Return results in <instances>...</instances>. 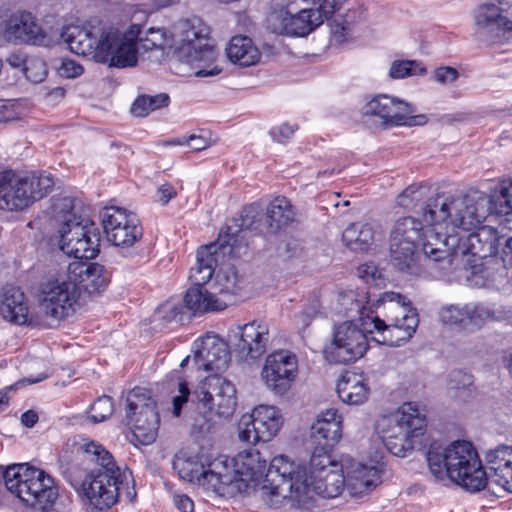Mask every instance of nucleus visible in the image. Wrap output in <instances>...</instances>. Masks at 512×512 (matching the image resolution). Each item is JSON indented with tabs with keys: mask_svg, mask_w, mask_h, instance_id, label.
I'll return each instance as SVG.
<instances>
[{
	"mask_svg": "<svg viewBox=\"0 0 512 512\" xmlns=\"http://www.w3.org/2000/svg\"><path fill=\"white\" fill-rule=\"evenodd\" d=\"M83 461L94 464L82 480L64 475L91 512H107L124 497L133 502L137 496L132 472L121 469L112 454L95 441H85L78 450Z\"/></svg>",
	"mask_w": 512,
	"mask_h": 512,
	"instance_id": "1",
	"label": "nucleus"
},
{
	"mask_svg": "<svg viewBox=\"0 0 512 512\" xmlns=\"http://www.w3.org/2000/svg\"><path fill=\"white\" fill-rule=\"evenodd\" d=\"M262 499L271 508L281 507L285 500L292 499L299 504L312 501L316 495L334 498L346 488L342 459L320 477L308 481L306 467L290 461L286 456L274 457L264 480Z\"/></svg>",
	"mask_w": 512,
	"mask_h": 512,
	"instance_id": "2",
	"label": "nucleus"
},
{
	"mask_svg": "<svg viewBox=\"0 0 512 512\" xmlns=\"http://www.w3.org/2000/svg\"><path fill=\"white\" fill-rule=\"evenodd\" d=\"M432 207L438 219H452L464 227L482 224L490 214L512 213V180L501 182L489 195L478 190L465 195L437 194Z\"/></svg>",
	"mask_w": 512,
	"mask_h": 512,
	"instance_id": "3",
	"label": "nucleus"
},
{
	"mask_svg": "<svg viewBox=\"0 0 512 512\" xmlns=\"http://www.w3.org/2000/svg\"><path fill=\"white\" fill-rule=\"evenodd\" d=\"M427 462L436 480L448 478L469 491H480L488 483L478 453L468 441L458 440L447 447L432 444Z\"/></svg>",
	"mask_w": 512,
	"mask_h": 512,
	"instance_id": "4",
	"label": "nucleus"
},
{
	"mask_svg": "<svg viewBox=\"0 0 512 512\" xmlns=\"http://www.w3.org/2000/svg\"><path fill=\"white\" fill-rule=\"evenodd\" d=\"M61 40L71 52L92 56L97 62L108 63L111 67H132L136 65V50L133 39L122 35L116 28L105 29L96 40L91 31L78 26L65 27Z\"/></svg>",
	"mask_w": 512,
	"mask_h": 512,
	"instance_id": "5",
	"label": "nucleus"
},
{
	"mask_svg": "<svg viewBox=\"0 0 512 512\" xmlns=\"http://www.w3.org/2000/svg\"><path fill=\"white\" fill-rule=\"evenodd\" d=\"M77 200L71 197L54 199L52 211L58 223L59 247L75 259L90 260L100 251V235L94 223L76 212Z\"/></svg>",
	"mask_w": 512,
	"mask_h": 512,
	"instance_id": "6",
	"label": "nucleus"
},
{
	"mask_svg": "<svg viewBox=\"0 0 512 512\" xmlns=\"http://www.w3.org/2000/svg\"><path fill=\"white\" fill-rule=\"evenodd\" d=\"M197 409L202 420L197 419L195 426L201 432H209L215 425L228 420L234 413L237 398L235 386L219 375H210L194 392Z\"/></svg>",
	"mask_w": 512,
	"mask_h": 512,
	"instance_id": "7",
	"label": "nucleus"
},
{
	"mask_svg": "<svg viewBox=\"0 0 512 512\" xmlns=\"http://www.w3.org/2000/svg\"><path fill=\"white\" fill-rule=\"evenodd\" d=\"M0 473L6 488L28 506L44 510L58 495L53 478L26 463L10 465L4 471L0 467Z\"/></svg>",
	"mask_w": 512,
	"mask_h": 512,
	"instance_id": "8",
	"label": "nucleus"
},
{
	"mask_svg": "<svg viewBox=\"0 0 512 512\" xmlns=\"http://www.w3.org/2000/svg\"><path fill=\"white\" fill-rule=\"evenodd\" d=\"M53 186L54 180L50 174L22 176L13 171L0 172V209L22 211L50 193Z\"/></svg>",
	"mask_w": 512,
	"mask_h": 512,
	"instance_id": "9",
	"label": "nucleus"
},
{
	"mask_svg": "<svg viewBox=\"0 0 512 512\" xmlns=\"http://www.w3.org/2000/svg\"><path fill=\"white\" fill-rule=\"evenodd\" d=\"M435 204V199L429 205L427 211V219L432 222H448L451 230L457 232L461 236V240L457 245V257L471 255L484 259L497 255L501 250L505 256L511 255L512 251L507 246V240L511 237L500 235L498 230L491 226L473 225L472 227H464L463 225L454 224L452 219H438L432 214V205Z\"/></svg>",
	"mask_w": 512,
	"mask_h": 512,
	"instance_id": "10",
	"label": "nucleus"
},
{
	"mask_svg": "<svg viewBox=\"0 0 512 512\" xmlns=\"http://www.w3.org/2000/svg\"><path fill=\"white\" fill-rule=\"evenodd\" d=\"M367 307H361L360 319L363 328L352 321H345L334 326L332 341L324 349L325 359L332 364H348L361 358L368 349L367 333L373 330L366 320Z\"/></svg>",
	"mask_w": 512,
	"mask_h": 512,
	"instance_id": "11",
	"label": "nucleus"
},
{
	"mask_svg": "<svg viewBox=\"0 0 512 512\" xmlns=\"http://www.w3.org/2000/svg\"><path fill=\"white\" fill-rule=\"evenodd\" d=\"M222 463L225 465L226 473L231 476V481L225 485V496L232 495L236 491L240 493L248 492L250 488H254L260 499L265 503L261 491L270 466L264 473L267 460L262 457L260 451L256 449L245 450L232 459L222 458Z\"/></svg>",
	"mask_w": 512,
	"mask_h": 512,
	"instance_id": "12",
	"label": "nucleus"
},
{
	"mask_svg": "<svg viewBox=\"0 0 512 512\" xmlns=\"http://www.w3.org/2000/svg\"><path fill=\"white\" fill-rule=\"evenodd\" d=\"M426 427V419L416 403H404L397 411L381 416L375 429L381 438H411L421 436Z\"/></svg>",
	"mask_w": 512,
	"mask_h": 512,
	"instance_id": "13",
	"label": "nucleus"
},
{
	"mask_svg": "<svg viewBox=\"0 0 512 512\" xmlns=\"http://www.w3.org/2000/svg\"><path fill=\"white\" fill-rule=\"evenodd\" d=\"M415 111L411 104L388 95H378L362 108L363 115L379 118L384 127L425 124V115H415Z\"/></svg>",
	"mask_w": 512,
	"mask_h": 512,
	"instance_id": "14",
	"label": "nucleus"
},
{
	"mask_svg": "<svg viewBox=\"0 0 512 512\" xmlns=\"http://www.w3.org/2000/svg\"><path fill=\"white\" fill-rule=\"evenodd\" d=\"M283 420L279 410L274 406L260 405L251 414H245L238 423V435L242 442L257 444L273 439Z\"/></svg>",
	"mask_w": 512,
	"mask_h": 512,
	"instance_id": "15",
	"label": "nucleus"
},
{
	"mask_svg": "<svg viewBox=\"0 0 512 512\" xmlns=\"http://www.w3.org/2000/svg\"><path fill=\"white\" fill-rule=\"evenodd\" d=\"M174 468L178 470L183 480L196 483L218 496H225V485L231 481L222 458H217L208 465L191 459H179L174 463Z\"/></svg>",
	"mask_w": 512,
	"mask_h": 512,
	"instance_id": "16",
	"label": "nucleus"
},
{
	"mask_svg": "<svg viewBox=\"0 0 512 512\" xmlns=\"http://www.w3.org/2000/svg\"><path fill=\"white\" fill-rule=\"evenodd\" d=\"M434 199L435 197L428 200L422 212L423 221L427 225L423 229L422 251L426 257L439 262L457 257V245L461 236L451 230L448 222H432L427 219L429 205Z\"/></svg>",
	"mask_w": 512,
	"mask_h": 512,
	"instance_id": "17",
	"label": "nucleus"
},
{
	"mask_svg": "<svg viewBox=\"0 0 512 512\" xmlns=\"http://www.w3.org/2000/svg\"><path fill=\"white\" fill-rule=\"evenodd\" d=\"M257 207L249 205L242 211L239 220H233V224L227 225L219 233L217 242L218 257L226 255L232 258H239L246 254L248 242V231H262L260 224L256 222Z\"/></svg>",
	"mask_w": 512,
	"mask_h": 512,
	"instance_id": "18",
	"label": "nucleus"
},
{
	"mask_svg": "<svg viewBox=\"0 0 512 512\" xmlns=\"http://www.w3.org/2000/svg\"><path fill=\"white\" fill-rule=\"evenodd\" d=\"M297 372V357L287 350H279L266 357L261 378L269 391L283 395L290 390Z\"/></svg>",
	"mask_w": 512,
	"mask_h": 512,
	"instance_id": "19",
	"label": "nucleus"
},
{
	"mask_svg": "<svg viewBox=\"0 0 512 512\" xmlns=\"http://www.w3.org/2000/svg\"><path fill=\"white\" fill-rule=\"evenodd\" d=\"M102 226L108 241L119 247H130L142 237L139 219L119 207H105L101 211Z\"/></svg>",
	"mask_w": 512,
	"mask_h": 512,
	"instance_id": "20",
	"label": "nucleus"
},
{
	"mask_svg": "<svg viewBox=\"0 0 512 512\" xmlns=\"http://www.w3.org/2000/svg\"><path fill=\"white\" fill-rule=\"evenodd\" d=\"M4 38L14 44L46 46L49 38L34 14L18 10L6 15L1 22Z\"/></svg>",
	"mask_w": 512,
	"mask_h": 512,
	"instance_id": "21",
	"label": "nucleus"
},
{
	"mask_svg": "<svg viewBox=\"0 0 512 512\" xmlns=\"http://www.w3.org/2000/svg\"><path fill=\"white\" fill-rule=\"evenodd\" d=\"M227 341L241 359H258L266 352L268 325L257 321L236 325L229 329Z\"/></svg>",
	"mask_w": 512,
	"mask_h": 512,
	"instance_id": "22",
	"label": "nucleus"
},
{
	"mask_svg": "<svg viewBox=\"0 0 512 512\" xmlns=\"http://www.w3.org/2000/svg\"><path fill=\"white\" fill-rule=\"evenodd\" d=\"M78 298L76 284L71 279L55 280L44 287L40 308L47 317L59 321L74 312Z\"/></svg>",
	"mask_w": 512,
	"mask_h": 512,
	"instance_id": "23",
	"label": "nucleus"
},
{
	"mask_svg": "<svg viewBox=\"0 0 512 512\" xmlns=\"http://www.w3.org/2000/svg\"><path fill=\"white\" fill-rule=\"evenodd\" d=\"M476 34L481 41L496 43L503 38H512V20L493 3L481 4L474 14Z\"/></svg>",
	"mask_w": 512,
	"mask_h": 512,
	"instance_id": "24",
	"label": "nucleus"
},
{
	"mask_svg": "<svg viewBox=\"0 0 512 512\" xmlns=\"http://www.w3.org/2000/svg\"><path fill=\"white\" fill-rule=\"evenodd\" d=\"M228 341L207 334L194 344L193 362L199 370L215 373L224 371L230 361Z\"/></svg>",
	"mask_w": 512,
	"mask_h": 512,
	"instance_id": "25",
	"label": "nucleus"
},
{
	"mask_svg": "<svg viewBox=\"0 0 512 512\" xmlns=\"http://www.w3.org/2000/svg\"><path fill=\"white\" fill-rule=\"evenodd\" d=\"M67 270L68 278L76 284L79 295L81 291L98 295L105 290L110 280L108 271L99 263L73 261Z\"/></svg>",
	"mask_w": 512,
	"mask_h": 512,
	"instance_id": "26",
	"label": "nucleus"
},
{
	"mask_svg": "<svg viewBox=\"0 0 512 512\" xmlns=\"http://www.w3.org/2000/svg\"><path fill=\"white\" fill-rule=\"evenodd\" d=\"M373 312L368 308L366 311V320H368V327L377 333L374 340L382 345L387 346H400L402 343L408 341L416 331L419 323L418 318H408L407 324L387 322L379 318L378 315H370Z\"/></svg>",
	"mask_w": 512,
	"mask_h": 512,
	"instance_id": "27",
	"label": "nucleus"
},
{
	"mask_svg": "<svg viewBox=\"0 0 512 512\" xmlns=\"http://www.w3.org/2000/svg\"><path fill=\"white\" fill-rule=\"evenodd\" d=\"M346 489L351 496L361 497L380 481L381 470L377 466H367L351 457H342Z\"/></svg>",
	"mask_w": 512,
	"mask_h": 512,
	"instance_id": "28",
	"label": "nucleus"
},
{
	"mask_svg": "<svg viewBox=\"0 0 512 512\" xmlns=\"http://www.w3.org/2000/svg\"><path fill=\"white\" fill-rule=\"evenodd\" d=\"M296 212L290 201L283 196H278L269 202L265 220L257 211L256 222L263 229L260 233L278 234L295 221Z\"/></svg>",
	"mask_w": 512,
	"mask_h": 512,
	"instance_id": "29",
	"label": "nucleus"
},
{
	"mask_svg": "<svg viewBox=\"0 0 512 512\" xmlns=\"http://www.w3.org/2000/svg\"><path fill=\"white\" fill-rule=\"evenodd\" d=\"M209 34L210 28L200 18L195 17L179 21L174 25L171 36L173 43L178 45L179 53L182 56L210 41Z\"/></svg>",
	"mask_w": 512,
	"mask_h": 512,
	"instance_id": "30",
	"label": "nucleus"
},
{
	"mask_svg": "<svg viewBox=\"0 0 512 512\" xmlns=\"http://www.w3.org/2000/svg\"><path fill=\"white\" fill-rule=\"evenodd\" d=\"M342 437V416L334 408L322 411L311 427V444L333 448Z\"/></svg>",
	"mask_w": 512,
	"mask_h": 512,
	"instance_id": "31",
	"label": "nucleus"
},
{
	"mask_svg": "<svg viewBox=\"0 0 512 512\" xmlns=\"http://www.w3.org/2000/svg\"><path fill=\"white\" fill-rule=\"evenodd\" d=\"M485 458L490 470L488 481L512 493V447L498 446L487 451Z\"/></svg>",
	"mask_w": 512,
	"mask_h": 512,
	"instance_id": "32",
	"label": "nucleus"
},
{
	"mask_svg": "<svg viewBox=\"0 0 512 512\" xmlns=\"http://www.w3.org/2000/svg\"><path fill=\"white\" fill-rule=\"evenodd\" d=\"M0 315L3 319L13 324H32V318H29L27 299L24 293L15 286L3 288L0 301Z\"/></svg>",
	"mask_w": 512,
	"mask_h": 512,
	"instance_id": "33",
	"label": "nucleus"
},
{
	"mask_svg": "<svg viewBox=\"0 0 512 512\" xmlns=\"http://www.w3.org/2000/svg\"><path fill=\"white\" fill-rule=\"evenodd\" d=\"M184 303L194 314L221 311L227 307V299L220 298L214 290L192 285L184 296Z\"/></svg>",
	"mask_w": 512,
	"mask_h": 512,
	"instance_id": "34",
	"label": "nucleus"
},
{
	"mask_svg": "<svg viewBox=\"0 0 512 512\" xmlns=\"http://www.w3.org/2000/svg\"><path fill=\"white\" fill-rule=\"evenodd\" d=\"M377 307H382L387 322L407 324L408 318H418L416 309L411 307V302L398 292H384L376 301Z\"/></svg>",
	"mask_w": 512,
	"mask_h": 512,
	"instance_id": "35",
	"label": "nucleus"
},
{
	"mask_svg": "<svg viewBox=\"0 0 512 512\" xmlns=\"http://www.w3.org/2000/svg\"><path fill=\"white\" fill-rule=\"evenodd\" d=\"M439 316L441 322L445 325L470 331L478 329L476 303L444 306L440 310Z\"/></svg>",
	"mask_w": 512,
	"mask_h": 512,
	"instance_id": "36",
	"label": "nucleus"
},
{
	"mask_svg": "<svg viewBox=\"0 0 512 512\" xmlns=\"http://www.w3.org/2000/svg\"><path fill=\"white\" fill-rule=\"evenodd\" d=\"M182 57H185L187 62L196 69L195 76L197 77L215 76L222 70L214 64L217 59V52L211 44V40L197 46Z\"/></svg>",
	"mask_w": 512,
	"mask_h": 512,
	"instance_id": "37",
	"label": "nucleus"
},
{
	"mask_svg": "<svg viewBox=\"0 0 512 512\" xmlns=\"http://www.w3.org/2000/svg\"><path fill=\"white\" fill-rule=\"evenodd\" d=\"M218 262L217 245L209 244L200 247L197 251L196 264L190 269L189 280L191 284L195 286H205L212 278Z\"/></svg>",
	"mask_w": 512,
	"mask_h": 512,
	"instance_id": "38",
	"label": "nucleus"
},
{
	"mask_svg": "<svg viewBox=\"0 0 512 512\" xmlns=\"http://www.w3.org/2000/svg\"><path fill=\"white\" fill-rule=\"evenodd\" d=\"M339 398L349 405L365 403L370 394V388L363 375L348 372L344 374L337 384Z\"/></svg>",
	"mask_w": 512,
	"mask_h": 512,
	"instance_id": "39",
	"label": "nucleus"
},
{
	"mask_svg": "<svg viewBox=\"0 0 512 512\" xmlns=\"http://www.w3.org/2000/svg\"><path fill=\"white\" fill-rule=\"evenodd\" d=\"M132 425L133 437L141 444L148 445L155 441L160 424L159 413L156 408L140 410L131 418H126Z\"/></svg>",
	"mask_w": 512,
	"mask_h": 512,
	"instance_id": "40",
	"label": "nucleus"
},
{
	"mask_svg": "<svg viewBox=\"0 0 512 512\" xmlns=\"http://www.w3.org/2000/svg\"><path fill=\"white\" fill-rule=\"evenodd\" d=\"M141 33V26L138 24H132L127 33H122L127 37H131L133 40V45L136 50V56L140 49L144 51H149L152 49H163L165 46H172L173 38L167 34V32L162 28H148L145 37L138 38ZM138 58L136 57V60Z\"/></svg>",
	"mask_w": 512,
	"mask_h": 512,
	"instance_id": "41",
	"label": "nucleus"
},
{
	"mask_svg": "<svg viewBox=\"0 0 512 512\" xmlns=\"http://www.w3.org/2000/svg\"><path fill=\"white\" fill-rule=\"evenodd\" d=\"M227 57L229 60L240 66H251L258 63L260 52L247 36H234L227 48Z\"/></svg>",
	"mask_w": 512,
	"mask_h": 512,
	"instance_id": "42",
	"label": "nucleus"
},
{
	"mask_svg": "<svg viewBox=\"0 0 512 512\" xmlns=\"http://www.w3.org/2000/svg\"><path fill=\"white\" fill-rule=\"evenodd\" d=\"M364 18L365 9L362 6L349 8L344 14L336 16L331 27V40L336 44L345 43L352 36L354 25Z\"/></svg>",
	"mask_w": 512,
	"mask_h": 512,
	"instance_id": "43",
	"label": "nucleus"
},
{
	"mask_svg": "<svg viewBox=\"0 0 512 512\" xmlns=\"http://www.w3.org/2000/svg\"><path fill=\"white\" fill-rule=\"evenodd\" d=\"M296 12L297 5L293 0H272L267 17L269 29L276 34L288 35L290 17Z\"/></svg>",
	"mask_w": 512,
	"mask_h": 512,
	"instance_id": "44",
	"label": "nucleus"
},
{
	"mask_svg": "<svg viewBox=\"0 0 512 512\" xmlns=\"http://www.w3.org/2000/svg\"><path fill=\"white\" fill-rule=\"evenodd\" d=\"M243 279L235 267L229 266L216 274L212 289L220 298L227 299L229 305L233 296L237 295L243 287Z\"/></svg>",
	"mask_w": 512,
	"mask_h": 512,
	"instance_id": "45",
	"label": "nucleus"
},
{
	"mask_svg": "<svg viewBox=\"0 0 512 512\" xmlns=\"http://www.w3.org/2000/svg\"><path fill=\"white\" fill-rule=\"evenodd\" d=\"M323 22L321 16L313 8L299 9L290 17L288 35L303 37L312 32Z\"/></svg>",
	"mask_w": 512,
	"mask_h": 512,
	"instance_id": "46",
	"label": "nucleus"
},
{
	"mask_svg": "<svg viewBox=\"0 0 512 512\" xmlns=\"http://www.w3.org/2000/svg\"><path fill=\"white\" fill-rule=\"evenodd\" d=\"M342 240L352 250H364L374 240L371 225L352 223L342 233Z\"/></svg>",
	"mask_w": 512,
	"mask_h": 512,
	"instance_id": "47",
	"label": "nucleus"
},
{
	"mask_svg": "<svg viewBox=\"0 0 512 512\" xmlns=\"http://www.w3.org/2000/svg\"><path fill=\"white\" fill-rule=\"evenodd\" d=\"M423 229L422 223L414 217L399 218L391 230L390 240L417 244Z\"/></svg>",
	"mask_w": 512,
	"mask_h": 512,
	"instance_id": "48",
	"label": "nucleus"
},
{
	"mask_svg": "<svg viewBox=\"0 0 512 512\" xmlns=\"http://www.w3.org/2000/svg\"><path fill=\"white\" fill-rule=\"evenodd\" d=\"M417 244L390 240V259L400 271L411 270L416 264Z\"/></svg>",
	"mask_w": 512,
	"mask_h": 512,
	"instance_id": "49",
	"label": "nucleus"
},
{
	"mask_svg": "<svg viewBox=\"0 0 512 512\" xmlns=\"http://www.w3.org/2000/svg\"><path fill=\"white\" fill-rule=\"evenodd\" d=\"M312 446L313 450L309 462V467L308 470L306 469L308 481L315 477H320L329 471V469L334 468V465H340V461L335 462L331 459L330 451L332 448L319 445Z\"/></svg>",
	"mask_w": 512,
	"mask_h": 512,
	"instance_id": "50",
	"label": "nucleus"
},
{
	"mask_svg": "<svg viewBox=\"0 0 512 512\" xmlns=\"http://www.w3.org/2000/svg\"><path fill=\"white\" fill-rule=\"evenodd\" d=\"M478 329L483 327L486 322H504L512 325V307L504 305H485L476 303Z\"/></svg>",
	"mask_w": 512,
	"mask_h": 512,
	"instance_id": "51",
	"label": "nucleus"
},
{
	"mask_svg": "<svg viewBox=\"0 0 512 512\" xmlns=\"http://www.w3.org/2000/svg\"><path fill=\"white\" fill-rule=\"evenodd\" d=\"M156 408V401L152 398L151 392L142 387H135L126 397V418L135 416L140 410Z\"/></svg>",
	"mask_w": 512,
	"mask_h": 512,
	"instance_id": "52",
	"label": "nucleus"
},
{
	"mask_svg": "<svg viewBox=\"0 0 512 512\" xmlns=\"http://www.w3.org/2000/svg\"><path fill=\"white\" fill-rule=\"evenodd\" d=\"M169 101V95L166 93L140 95L133 102L130 111L134 116L145 117L152 111L168 106Z\"/></svg>",
	"mask_w": 512,
	"mask_h": 512,
	"instance_id": "53",
	"label": "nucleus"
},
{
	"mask_svg": "<svg viewBox=\"0 0 512 512\" xmlns=\"http://www.w3.org/2000/svg\"><path fill=\"white\" fill-rule=\"evenodd\" d=\"M426 68L421 62L415 60H396L393 61L389 70V75L393 79H402L412 75H423Z\"/></svg>",
	"mask_w": 512,
	"mask_h": 512,
	"instance_id": "54",
	"label": "nucleus"
},
{
	"mask_svg": "<svg viewBox=\"0 0 512 512\" xmlns=\"http://www.w3.org/2000/svg\"><path fill=\"white\" fill-rule=\"evenodd\" d=\"M428 190L426 185L412 184L398 195L397 204L404 208H414L427 197Z\"/></svg>",
	"mask_w": 512,
	"mask_h": 512,
	"instance_id": "55",
	"label": "nucleus"
},
{
	"mask_svg": "<svg viewBox=\"0 0 512 512\" xmlns=\"http://www.w3.org/2000/svg\"><path fill=\"white\" fill-rule=\"evenodd\" d=\"M114 411L113 400L109 396L99 397L91 406V420L94 423L103 422L108 419Z\"/></svg>",
	"mask_w": 512,
	"mask_h": 512,
	"instance_id": "56",
	"label": "nucleus"
},
{
	"mask_svg": "<svg viewBox=\"0 0 512 512\" xmlns=\"http://www.w3.org/2000/svg\"><path fill=\"white\" fill-rule=\"evenodd\" d=\"M22 74L30 82L40 83L46 78V75H47L46 64L40 58L29 57Z\"/></svg>",
	"mask_w": 512,
	"mask_h": 512,
	"instance_id": "57",
	"label": "nucleus"
},
{
	"mask_svg": "<svg viewBox=\"0 0 512 512\" xmlns=\"http://www.w3.org/2000/svg\"><path fill=\"white\" fill-rule=\"evenodd\" d=\"M387 450L398 457H405L414 449V440L411 438H381Z\"/></svg>",
	"mask_w": 512,
	"mask_h": 512,
	"instance_id": "58",
	"label": "nucleus"
},
{
	"mask_svg": "<svg viewBox=\"0 0 512 512\" xmlns=\"http://www.w3.org/2000/svg\"><path fill=\"white\" fill-rule=\"evenodd\" d=\"M21 108L17 100L0 99V123L20 119Z\"/></svg>",
	"mask_w": 512,
	"mask_h": 512,
	"instance_id": "59",
	"label": "nucleus"
},
{
	"mask_svg": "<svg viewBox=\"0 0 512 512\" xmlns=\"http://www.w3.org/2000/svg\"><path fill=\"white\" fill-rule=\"evenodd\" d=\"M187 142L185 145L190 147L193 151H201L215 143L209 131L200 130L198 134H191L186 136Z\"/></svg>",
	"mask_w": 512,
	"mask_h": 512,
	"instance_id": "60",
	"label": "nucleus"
},
{
	"mask_svg": "<svg viewBox=\"0 0 512 512\" xmlns=\"http://www.w3.org/2000/svg\"><path fill=\"white\" fill-rule=\"evenodd\" d=\"M346 0H315L313 3L314 10L320 14L322 22L330 18L337 10H339Z\"/></svg>",
	"mask_w": 512,
	"mask_h": 512,
	"instance_id": "61",
	"label": "nucleus"
},
{
	"mask_svg": "<svg viewBox=\"0 0 512 512\" xmlns=\"http://www.w3.org/2000/svg\"><path fill=\"white\" fill-rule=\"evenodd\" d=\"M431 78L441 85H448L459 78V72L453 67L442 66L433 71Z\"/></svg>",
	"mask_w": 512,
	"mask_h": 512,
	"instance_id": "62",
	"label": "nucleus"
},
{
	"mask_svg": "<svg viewBox=\"0 0 512 512\" xmlns=\"http://www.w3.org/2000/svg\"><path fill=\"white\" fill-rule=\"evenodd\" d=\"M296 129L297 127L294 125L282 123L273 127L269 133L274 141L284 143L293 136Z\"/></svg>",
	"mask_w": 512,
	"mask_h": 512,
	"instance_id": "63",
	"label": "nucleus"
},
{
	"mask_svg": "<svg viewBox=\"0 0 512 512\" xmlns=\"http://www.w3.org/2000/svg\"><path fill=\"white\" fill-rule=\"evenodd\" d=\"M471 384V376L461 370H454L448 376V386L451 389H461Z\"/></svg>",
	"mask_w": 512,
	"mask_h": 512,
	"instance_id": "64",
	"label": "nucleus"
}]
</instances>
